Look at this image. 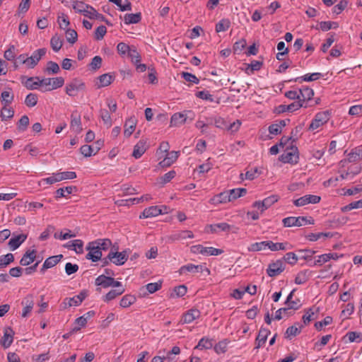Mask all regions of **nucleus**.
I'll use <instances>...</instances> for the list:
<instances>
[{
  "mask_svg": "<svg viewBox=\"0 0 362 362\" xmlns=\"http://www.w3.org/2000/svg\"><path fill=\"white\" fill-rule=\"evenodd\" d=\"M128 259V255L126 251L116 252L112 249L110 251L107 256L101 259L103 266L107 265L109 262L116 265H123Z\"/></svg>",
  "mask_w": 362,
  "mask_h": 362,
  "instance_id": "1",
  "label": "nucleus"
},
{
  "mask_svg": "<svg viewBox=\"0 0 362 362\" xmlns=\"http://www.w3.org/2000/svg\"><path fill=\"white\" fill-rule=\"evenodd\" d=\"M279 159L284 163L296 164L299 159V152L296 146L291 144L290 146H286Z\"/></svg>",
  "mask_w": 362,
  "mask_h": 362,
  "instance_id": "2",
  "label": "nucleus"
},
{
  "mask_svg": "<svg viewBox=\"0 0 362 362\" xmlns=\"http://www.w3.org/2000/svg\"><path fill=\"white\" fill-rule=\"evenodd\" d=\"M284 227L302 226L307 224H314L315 221L313 217L309 216H289L282 220Z\"/></svg>",
  "mask_w": 362,
  "mask_h": 362,
  "instance_id": "3",
  "label": "nucleus"
},
{
  "mask_svg": "<svg viewBox=\"0 0 362 362\" xmlns=\"http://www.w3.org/2000/svg\"><path fill=\"white\" fill-rule=\"evenodd\" d=\"M191 252L194 254H202L207 256H217L222 254L223 250L213 247H204L202 245H196L191 247Z\"/></svg>",
  "mask_w": 362,
  "mask_h": 362,
  "instance_id": "4",
  "label": "nucleus"
},
{
  "mask_svg": "<svg viewBox=\"0 0 362 362\" xmlns=\"http://www.w3.org/2000/svg\"><path fill=\"white\" fill-rule=\"evenodd\" d=\"M95 284L101 288H107L109 287L115 288V286H121V282L115 281L114 278L101 274L98 276L95 281Z\"/></svg>",
  "mask_w": 362,
  "mask_h": 362,
  "instance_id": "5",
  "label": "nucleus"
},
{
  "mask_svg": "<svg viewBox=\"0 0 362 362\" xmlns=\"http://www.w3.org/2000/svg\"><path fill=\"white\" fill-rule=\"evenodd\" d=\"M231 229L233 233H236L238 230V228L233 226H230L227 223H218L216 224H210L206 226V232L211 233H217L219 231L228 232Z\"/></svg>",
  "mask_w": 362,
  "mask_h": 362,
  "instance_id": "6",
  "label": "nucleus"
},
{
  "mask_svg": "<svg viewBox=\"0 0 362 362\" xmlns=\"http://www.w3.org/2000/svg\"><path fill=\"white\" fill-rule=\"evenodd\" d=\"M285 269V263L283 259H277L270 263L267 269V274L270 277L279 275Z\"/></svg>",
  "mask_w": 362,
  "mask_h": 362,
  "instance_id": "7",
  "label": "nucleus"
},
{
  "mask_svg": "<svg viewBox=\"0 0 362 362\" xmlns=\"http://www.w3.org/2000/svg\"><path fill=\"white\" fill-rule=\"evenodd\" d=\"M84 88V83L80 79L74 78L69 83L66 84V93L69 96H76L80 90Z\"/></svg>",
  "mask_w": 362,
  "mask_h": 362,
  "instance_id": "8",
  "label": "nucleus"
},
{
  "mask_svg": "<svg viewBox=\"0 0 362 362\" xmlns=\"http://www.w3.org/2000/svg\"><path fill=\"white\" fill-rule=\"evenodd\" d=\"M87 250H88V254L86 257L88 259H90L93 262H97L101 259L102 252L99 249V246L96 245V243L93 242H90L86 247Z\"/></svg>",
  "mask_w": 362,
  "mask_h": 362,
  "instance_id": "9",
  "label": "nucleus"
},
{
  "mask_svg": "<svg viewBox=\"0 0 362 362\" xmlns=\"http://www.w3.org/2000/svg\"><path fill=\"white\" fill-rule=\"evenodd\" d=\"M167 209L165 206H151L150 207L146 208L142 214L140 216V218H151L155 217L162 214L167 213L165 210Z\"/></svg>",
  "mask_w": 362,
  "mask_h": 362,
  "instance_id": "10",
  "label": "nucleus"
},
{
  "mask_svg": "<svg viewBox=\"0 0 362 362\" xmlns=\"http://www.w3.org/2000/svg\"><path fill=\"white\" fill-rule=\"evenodd\" d=\"M300 107H305L303 103L300 100L295 101L289 105H280L275 108L274 113H285L286 112H294Z\"/></svg>",
  "mask_w": 362,
  "mask_h": 362,
  "instance_id": "11",
  "label": "nucleus"
},
{
  "mask_svg": "<svg viewBox=\"0 0 362 362\" xmlns=\"http://www.w3.org/2000/svg\"><path fill=\"white\" fill-rule=\"evenodd\" d=\"M299 98L300 101L303 103V105L305 107H307L308 106H310L309 103L312 100V98L314 95V91L312 88H310L309 87H303L302 88L299 89Z\"/></svg>",
  "mask_w": 362,
  "mask_h": 362,
  "instance_id": "12",
  "label": "nucleus"
},
{
  "mask_svg": "<svg viewBox=\"0 0 362 362\" xmlns=\"http://www.w3.org/2000/svg\"><path fill=\"white\" fill-rule=\"evenodd\" d=\"M321 197L317 195L307 194L293 201L296 206H303L308 204H317L320 202Z\"/></svg>",
  "mask_w": 362,
  "mask_h": 362,
  "instance_id": "13",
  "label": "nucleus"
},
{
  "mask_svg": "<svg viewBox=\"0 0 362 362\" xmlns=\"http://www.w3.org/2000/svg\"><path fill=\"white\" fill-rule=\"evenodd\" d=\"M97 144H98V146H93L90 145L82 146L80 148L81 154H83L85 157H90L92 155L96 154L103 145V141L98 140L97 141Z\"/></svg>",
  "mask_w": 362,
  "mask_h": 362,
  "instance_id": "14",
  "label": "nucleus"
},
{
  "mask_svg": "<svg viewBox=\"0 0 362 362\" xmlns=\"http://www.w3.org/2000/svg\"><path fill=\"white\" fill-rule=\"evenodd\" d=\"M14 332L11 327H6L4 332V336L0 339L1 345L5 348H8L13 341Z\"/></svg>",
  "mask_w": 362,
  "mask_h": 362,
  "instance_id": "15",
  "label": "nucleus"
},
{
  "mask_svg": "<svg viewBox=\"0 0 362 362\" xmlns=\"http://www.w3.org/2000/svg\"><path fill=\"white\" fill-rule=\"evenodd\" d=\"M180 152L173 151L171 152H168L165 156V158L160 161L159 165L162 167H169L173 163H174L179 157Z\"/></svg>",
  "mask_w": 362,
  "mask_h": 362,
  "instance_id": "16",
  "label": "nucleus"
},
{
  "mask_svg": "<svg viewBox=\"0 0 362 362\" xmlns=\"http://www.w3.org/2000/svg\"><path fill=\"white\" fill-rule=\"evenodd\" d=\"M204 269V266L199 264V265H195L193 264H187L186 265H184L181 267L179 269V273L182 274H187L188 273L192 274H196L202 272Z\"/></svg>",
  "mask_w": 362,
  "mask_h": 362,
  "instance_id": "17",
  "label": "nucleus"
},
{
  "mask_svg": "<svg viewBox=\"0 0 362 362\" xmlns=\"http://www.w3.org/2000/svg\"><path fill=\"white\" fill-rule=\"evenodd\" d=\"M115 288H117L110 290L106 295L103 296V300L104 302L107 303L110 300H112L117 296L122 295L125 291V289L122 284L121 286H115Z\"/></svg>",
  "mask_w": 362,
  "mask_h": 362,
  "instance_id": "18",
  "label": "nucleus"
},
{
  "mask_svg": "<svg viewBox=\"0 0 362 362\" xmlns=\"http://www.w3.org/2000/svg\"><path fill=\"white\" fill-rule=\"evenodd\" d=\"M328 115H316L309 126L310 130H315L329 120Z\"/></svg>",
  "mask_w": 362,
  "mask_h": 362,
  "instance_id": "19",
  "label": "nucleus"
},
{
  "mask_svg": "<svg viewBox=\"0 0 362 362\" xmlns=\"http://www.w3.org/2000/svg\"><path fill=\"white\" fill-rule=\"evenodd\" d=\"M21 81L24 86L29 90L40 89L39 77H21Z\"/></svg>",
  "mask_w": 362,
  "mask_h": 362,
  "instance_id": "20",
  "label": "nucleus"
},
{
  "mask_svg": "<svg viewBox=\"0 0 362 362\" xmlns=\"http://www.w3.org/2000/svg\"><path fill=\"white\" fill-rule=\"evenodd\" d=\"M194 234L191 230H180V231H176L171 234L168 239L172 241H177L180 240H184L187 238H193Z\"/></svg>",
  "mask_w": 362,
  "mask_h": 362,
  "instance_id": "21",
  "label": "nucleus"
},
{
  "mask_svg": "<svg viewBox=\"0 0 362 362\" xmlns=\"http://www.w3.org/2000/svg\"><path fill=\"white\" fill-rule=\"evenodd\" d=\"M136 123L137 120L134 116H131L126 120L124 131V134L125 136L129 137L132 134L135 130Z\"/></svg>",
  "mask_w": 362,
  "mask_h": 362,
  "instance_id": "22",
  "label": "nucleus"
},
{
  "mask_svg": "<svg viewBox=\"0 0 362 362\" xmlns=\"http://www.w3.org/2000/svg\"><path fill=\"white\" fill-rule=\"evenodd\" d=\"M199 316L200 312L198 310L191 309L182 315L181 322L182 324H189L199 318Z\"/></svg>",
  "mask_w": 362,
  "mask_h": 362,
  "instance_id": "23",
  "label": "nucleus"
},
{
  "mask_svg": "<svg viewBox=\"0 0 362 362\" xmlns=\"http://www.w3.org/2000/svg\"><path fill=\"white\" fill-rule=\"evenodd\" d=\"M293 246L288 242L284 243H273L269 240L268 249L271 251H279V250H290L293 249Z\"/></svg>",
  "mask_w": 362,
  "mask_h": 362,
  "instance_id": "24",
  "label": "nucleus"
},
{
  "mask_svg": "<svg viewBox=\"0 0 362 362\" xmlns=\"http://www.w3.org/2000/svg\"><path fill=\"white\" fill-rule=\"evenodd\" d=\"M147 150L146 141L145 140H140L134 147L132 156L135 158H139Z\"/></svg>",
  "mask_w": 362,
  "mask_h": 362,
  "instance_id": "25",
  "label": "nucleus"
},
{
  "mask_svg": "<svg viewBox=\"0 0 362 362\" xmlns=\"http://www.w3.org/2000/svg\"><path fill=\"white\" fill-rule=\"evenodd\" d=\"M270 334V331L268 329L261 327L259 334L256 338V349H259L267 341V337Z\"/></svg>",
  "mask_w": 362,
  "mask_h": 362,
  "instance_id": "26",
  "label": "nucleus"
},
{
  "mask_svg": "<svg viewBox=\"0 0 362 362\" xmlns=\"http://www.w3.org/2000/svg\"><path fill=\"white\" fill-rule=\"evenodd\" d=\"M288 122H289V119H287L276 121L269 127V132L274 135L280 134L282 131V128L284 127Z\"/></svg>",
  "mask_w": 362,
  "mask_h": 362,
  "instance_id": "27",
  "label": "nucleus"
},
{
  "mask_svg": "<svg viewBox=\"0 0 362 362\" xmlns=\"http://www.w3.org/2000/svg\"><path fill=\"white\" fill-rule=\"evenodd\" d=\"M24 308L22 313V317H25L33 310L34 306L33 297L31 295L27 296L22 301Z\"/></svg>",
  "mask_w": 362,
  "mask_h": 362,
  "instance_id": "28",
  "label": "nucleus"
},
{
  "mask_svg": "<svg viewBox=\"0 0 362 362\" xmlns=\"http://www.w3.org/2000/svg\"><path fill=\"white\" fill-rule=\"evenodd\" d=\"M62 258V255H54L47 258L42 265L41 272H43L45 269L54 267Z\"/></svg>",
  "mask_w": 362,
  "mask_h": 362,
  "instance_id": "29",
  "label": "nucleus"
},
{
  "mask_svg": "<svg viewBox=\"0 0 362 362\" xmlns=\"http://www.w3.org/2000/svg\"><path fill=\"white\" fill-rule=\"evenodd\" d=\"M36 252L35 250H28L21 258L20 264L22 266H28L33 262L36 257Z\"/></svg>",
  "mask_w": 362,
  "mask_h": 362,
  "instance_id": "30",
  "label": "nucleus"
},
{
  "mask_svg": "<svg viewBox=\"0 0 362 362\" xmlns=\"http://www.w3.org/2000/svg\"><path fill=\"white\" fill-rule=\"evenodd\" d=\"M27 235L20 234L11 238L8 241V245L11 250H15L26 240Z\"/></svg>",
  "mask_w": 362,
  "mask_h": 362,
  "instance_id": "31",
  "label": "nucleus"
},
{
  "mask_svg": "<svg viewBox=\"0 0 362 362\" xmlns=\"http://www.w3.org/2000/svg\"><path fill=\"white\" fill-rule=\"evenodd\" d=\"M311 273L312 272L308 269L299 272L295 278V283L298 285L306 283L310 279Z\"/></svg>",
  "mask_w": 362,
  "mask_h": 362,
  "instance_id": "32",
  "label": "nucleus"
},
{
  "mask_svg": "<svg viewBox=\"0 0 362 362\" xmlns=\"http://www.w3.org/2000/svg\"><path fill=\"white\" fill-rule=\"evenodd\" d=\"M87 293L85 291H81L78 295H76L72 298H67V300L69 302V306H78L82 301L86 298Z\"/></svg>",
  "mask_w": 362,
  "mask_h": 362,
  "instance_id": "33",
  "label": "nucleus"
},
{
  "mask_svg": "<svg viewBox=\"0 0 362 362\" xmlns=\"http://www.w3.org/2000/svg\"><path fill=\"white\" fill-rule=\"evenodd\" d=\"M66 247L68 248H71L77 254H82L83 252V242L81 240L77 239L70 241Z\"/></svg>",
  "mask_w": 362,
  "mask_h": 362,
  "instance_id": "34",
  "label": "nucleus"
},
{
  "mask_svg": "<svg viewBox=\"0 0 362 362\" xmlns=\"http://www.w3.org/2000/svg\"><path fill=\"white\" fill-rule=\"evenodd\" d=\"M269 240L257 242L251 244L248 247L249 252H259L268 249Z\"/></svg>",
  "mask_w": 362,
  "mask_h": 362,
  "instance_id": "35",
  "label": "nucleus"
},
{
  "mask_svg": "<svg viewBox=\"0 0 362 362\" xmlns=\"http://www.w3.org/2000/svg\"><path fill=\"white\" fill-rule=\"evenodd\" d=\"M294 290L292 291L288 296L286 298V300L285 301V305H287V308L288 310H298L300 307V300H293V295Z\"/></svg>",
  "mask_w": 362,
  "mask_h": 362,
  "instance_id": "36",
  "label": "nucleus"
},
{
  "mask_svg": "<svg viewBox=\"0 0 362 362\" xmlns=\"http://www.w3.org/2000/svg\"><path fill=\"white\" fill-rule=\"evenodd\" d=\"M136 301V298L130 294L124 296L119 302L120 307L127 308L133 305Z\"/></svg>",
  "mask_w": 362,
  "mask_h": 362,
  "instance_id": "37",
  "label": "nucleus"
},
{
  "mask_svg": "<svg viewBox=\"0 0 362 362\" xmlns=\"http://www.w3.org/2000/svg\"><path fill=\"white\" fill-rule=\"evenodd\" d=\"M74 189H76V187L68 186L66 187L59 188L55 192V197L57 199L67 197L73 192Z\"/></svg>",
  "mask_w": 362,
  "mask_h": 362,
  "instance_id": "38",
  "label": "nucleus"
},
{
  "mask_svg": "<svg viewBox=\"0 0 362 362\" xmlns=\"http://www.w3.org/2000/svg\"><path fill=\"white\" fill-rule=\"evenodd\" d=\"M141 20V13H127L124 17V21L126 24L138 23Z\"/></svg>",
  "mask_w": 362,
  "mask_h": 362,
  "instance_id": "39",
  "label": "nucleus"
},
{
  "mask_svg": "<svg viewBox=\"0 0 362 362\" xmlns=\"http://www.w3.org/2000/svg\"><path fill=\"white\" fill-rule=\"evenodd\" d=\"M98 78L100 82L98 88H101L107 86L110 84H111V83L115 78V76L111 75L110 74H104L100 76Z\"/></svg>",
  "mask_w": 362,
  "mask_h": 362,
  "instance_id": "40",
  "label": "nucleus"
},
{
  "mask_svg": "<svg viewBox=\"0 0 362 362\" xmlns=\"http://www.w3.org/2000/svg\"><path fill=\"white\" fill-rule=\"evenodd\" d=\"M230 201H234L239 197H243L247 193L245 188H235L228 190Z\"/></svg>",
  "mask_w": 362,
  "mask_h": 362,
  "instance_id": "41",
  "label": "nucleus"
},
{
  "mask_svg": "<svg viewBox=\"0 0 362 362\" xmlns=\"http://www.w3.org/2000/svg\"><path fill=\"white\" fill-rule=\"evenodd\" d=\"M1 98H2V100L5 103V105L1 110V113H4V111L10 112L11 110L8 109L6 107V105L13 100V94L9 91H3L1 93Z\"/></svg>",
  "mask_w": 362,
  "mask_h": 362,
  "instance_id": "42",
  "label": "nucleus"
},
{
  "mask_svg": "<svg viewBox=\"0 0 362 362\" xmlns=\"http://www.w3.org/2000/svg\"><path fill=\"white\" fill-rule=\"evenodd\" d=\"M333 237V233H309L306 235V238L310 241H317L321 238H332Z\"/></svg>",
  "mask_w": 362,
  "mask_h": 362,
  "instance_id": "43",
  "label": "nucleus"
},
{
  "mask_svg": "<svg viewBox=\"0 0 362 362\" xmlns=\"http://www.w3.org/2000/svg\"><path fill=\"white\" fill-rule=\"evenodd\" d=\"M96 243V245L99 246V249L100 251H107L112 246V242L110 239H98L94 241Z\"/></svg>",
  "mask_w": 362,
  "mask_h": 362,
  "instance_id": "44",
  "label": "nucleus"
},
{
  "mask_svg": "<svg viewBox=\"0 0 362 362\" xmlns=\"http://www.w3.org/2000/svg\"><path fill=\"white\" fill-rule=\"evenodd\" d=\"M71 128L76 133H80L82 131L80 115L73 117L71 122Z\"/></svg>",
  "mask_w": 362,
  "mask_h": 362,
  "instance_id": "45",
  "label": "nucleus"
},
{
  "mask_svg": "<svg viewBox=\"0 0 362 362\" xmlns=\"http://www.w3.org/2000/svg\"><path fill=\"white\" fill-rule=\"evenodd\" d=\"M322 76V74L320 73H313L311 74H306L303 76H301V77H298L294 79V81H298V82H302V81H316L317 80L318 78H320V77Z\"/></svg>",
  "mask_w": 362,
  "mask_h": 362,
  "instance_id": "46",
  "label": "nucleus"
},
{
  "mask_svg": "<svg viewBox=\"0 0 362 362\" xmlns=\"http://www.w3.org/2000/svg\"><path fill=\"white\" fill-rule=\"evenodd\" d=\"M51 78H44L40 79L39 77L40 90L42 92H47L51 90Z\"/></svg>",
  "mask_w": 362,
  "mask_h": 362,
  "instance_id": "47",
  "label": "nucleus"
},
{
  "mask_svg": "<svg viewBox=\"0 0 362 362\" xmlns=\"http://www.w3.org/2000/svg\"><path fill=\"white\" fill-rule=\"evenodd\" d=\"M279 199V196L277 194H272L263 199L262 206H264L265 210L272 206L274 204L277 202Z\"/></svg>",
  "mask_w": 362,
  "mask_h": 362,
  "instance_id": "48",
  "label": "nucleus"
},
{
  "mask_svg": "<svg viewBox=\"0 0 362 362\" xmlns=\"http://www.w3.org/2000/svg\"><path fill=\"white\" fill-rule=\"evenodd\" d=\"M50 45L54 52H58L63 45V41L60 39L59 36L55 35L52 37Z\"/></svg>",
  "mask_w": 362,
  "mask_h": 362,
  "instance_id": "49",
  "label": "nucleus"
},
{
  "mask_svg": "<svg viewBox=\"0 0 362 362\" xmlns=\"http://www.w3.org/2000/svg\"><path fill=\"white\" fill-rule=\"evenodd\" d=\"M213 346V342L211 339L208 338H202L198 344L195 346V349H209Z\"/></svg>",
  "mask_w": 362,
  "mask_h": 362,
  "instance_id": "50",
  "label": "nucleus"
},
{
  "mask_svg": "<svg viewBox=\"0 0 362 362\" xmlns=\"http://www.w3.org/2000/svg\"><path fill=\"white\" fill-rule=\"evenodd\" d=\"M301 328L302 326L297 327L295 325L288 327L285 332V337L291 339L292 337L296 336L300 332Z\"/></svg>",
  "mask_w": 362,
  "mask_h": 362,
  "instance_id": "51",
  "label": "nucleus"
},
{
  "mask_svg": "<svg viewBox=\"0 0 362 362\" xmlns=\"http://www.w3.org/2000/svg\"><path fill=\"white\" fill-rule=\"evenodd\" d=\"M14 261V256L12 253H8L6 255L0 256V269L6 267L10 263Z\"/></svg>",
  "mask_w": 362,
  "mask_h": 362,
  "instance_id": "52",
  "label": "nucleus"
},
{
  "mask_svg": "<svg viewBox=\"0 0 362 362\" xmlns=\"http://www.w3.org/2000/svg\"><path fill=\"white\" fill-rule=\"evenodd\" d=\"M298 253L300 255V258L307 262H310L312 260L313 256L315 254V250H299Z\"/></svg>",
  "mask_w": 362,
  "mask_h": 362,
  "instance_id": "53",
  "label": "nucleus"
},
{
  "mask_svg": "<svg viewBox=\"0 0 362 362\" xmlns=\"http://www.w3.org/2000/svg\"><path fill=\"white\" fill-rule=\"evenodd\" d=\"M60 71L59 66L57 63L49 61L47 63V66L45 71L48 74H56Z\"/></svg>",
  "mask_w": 362,
  "mask_h": 362,
  "instance_id": "54",
  "label": "nucleus"
},
{
  "mask_svg": "<svg viewBox=\"0 0 362 362\" xmlns=\"http://www.w3.org/2000/svg\"><path fill=\"white\" fill-rule=\"evenodd\" d=\"M230 25L228 19H222L216 25V31L217 33L223 32L227 30Z\"/></svg>",
  "mask_w": 362,
  "mask_h": 362,
  "instance_id": "55",
  "label": "nucleus"
},
{
  "mask_svg": "<svg viewBox=\"0 0 362 362\" xmlns=\"http://www.w3.org/2000/svg\"><path fill=\"white\" fill-rule=\"evenodd\" d=\"M185 115H173L170 120V125L178 126L183 124L187 119Z\"/></svg>",
  "mask_w": 362,
  "mask_h": 362,
  "instance_id": "56",
  "label": "nucleus"
},
{
  "mask_svg": "<svg viewBox=\"0 0 362 362\" xmlns=\"http://www.w3.org/2000/svg\"><path fill=\"white\" fill-rule=\"evenodd\" d=\"M66 40L73 45L77 41L78 34L75 30L68 28L66 30Z\"/></svg>",
  "mask_w": 362,
  "mask_h": 362,
  "instance_id": "57",
  "label": "nucleus"
},
{
  "mask_svg": "<svg viewBox=\"0 0 362 362\" xmlns=\"http://www.w3.org/2000/svg\"><path fill=\"white\" fill-rule=\"evenodd\" d=\"M320 28L323 31H327L332 28L336 29L339 27V24L337 22L333 21H322L320 23Z\"/></svg>",
  "mask_w": 362,
  "mask_h": 362,
  "instance_id": "58",
  "label": "nucleus"
},
{
  "mask_svg": "<svg viewBox=\"0 0 362 362\" xmlns=\"http://www.w3.org/2000/svg\"><path fill=\"white\" fill-rule=\"evenodd\" d=\"M46 52V48L38 49L33 53L30 58L33 59L35 61L36 64H37L41 58L45 55Z\"/></svg>",
  "mask_w": 362,
  "mask_h": 362,
  "instance_id": "59",
  "label": "nucleus"
},
{
  "mask_svg": "<svg viewBox=\"0 0 362 362\" xmlns=\"http://www.w3.org/2000/svg\"><path fill=\"white\" fill-rule=\"evenodd\" d=\"M298 259V256L294 252H287L284 257V262H286L291 265H294Z\"/></svg>",
  "mask_w": 362,
  "mask_h": 362,
  "instance_id": "60",
  "label": "nucleus"
},
{
  "mask_svg": "<svg viewBox=\"0 0 362 362\" xmlns=\"http://www.w3.org/2000/svg\"><path fill=\"white\" fill-rule=\"evenodd\" d=\"M88 4H85L83 1H75L73 4V8L78 13H85V9H88Z\"/></svg>",
  "mask_w": 362,
  "mask_h": 362,
  "instance_id": "61",
  "label": "nucleus"
},
{
  "mask_svg": "<svg viewBox=\"0 0 362 362\" xmlns=\"http://www.w3.org/2000/svg\"><path fill=\"white\" fill-rule=\"evenodd\" d=\"M37 95L35 93H29L25 100V103L28 107H33L37 104Z\"/></svg>",
  "mask_w": 362,
  "mask_h": 362,
  "instance_id": "62",
  "label": "nucleus"
},
{
  "mask_svg": "<svg viewBox=\"0 0 362 362\" xmlns=\"http://www.w3.org/2000/svg\"><path fill=\"white\" fill-rule=\"evenodd\" d=\"M51 90L62 87L64 83V79L63 77L51 78Z\"/></svg>",
  "mask_w": 362,
  "mask_h": 362,
  "instance_id": "63",
  "label": "nucleus"
},
{
  "mask_svg": "<svg viewBox=\"0 0 362 362\" xmlns=\"http://www.w3.org/2000/svg\"><path fill=\"white\" fill-rule=\"evenodd\" d=\"M107 33V28L105 25L98 26L95 31V39L97 40H102Z\"/></svg>",
  "mask_w": 362,
  "mask_h": 362,
  "instance_id": "64",
  "label": "nucleus"
}]
</instances>
